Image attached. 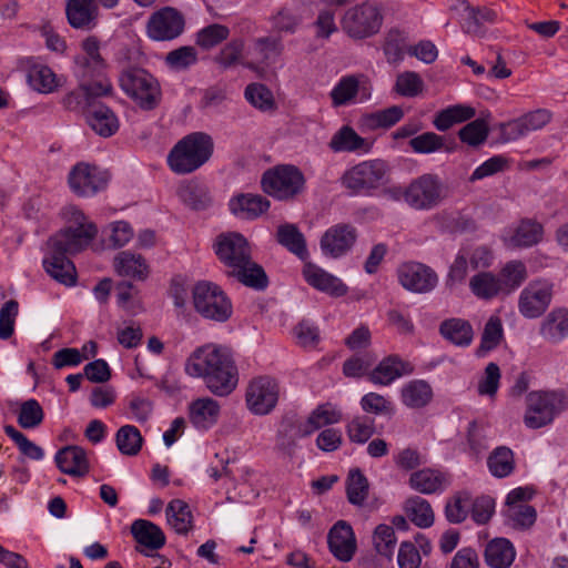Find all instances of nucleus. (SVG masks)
Returning a JSON list of instances; mask_svg holds the SVG:
<instances>
[{"mask_svg":"<svg viewBox=\"0 0 568 568\" xmlns=\"http://www.w3.org/2000/svg\"><path fill=\"white\" fill-rule=\"evenodd\" d=\"M414 372V366L398 355L392 354L384 357L368 373V381L374 385L388 386L402 376L409 375Z\"/></svg>","mask_w":568,"mask_h":568,"instance_id":"nucleus-21","label":"nucleus"},{"mask_svg":"<svg viewBox=\"0 0 568 568\" xmlns=\"http://www.w3.org/2000/svg\"><path fill=\"white\" fill-rule=\"evenodd\" d=\"M346 433L352 443L365 444L375 434V420L366 415L356 416L346 425Z\"/></svg>","mask_w":568,"mask_h":568,"instance_id":"nucleus-55","label":"nucleus"},{"mask_svg":"<svg viewBox=\"0 0 568 568\" xmlns=\"http://www.w3.org/2000/svg\"><path fill=\"white\" fill-rule=\"evenodd\" d=\"M358 93L357 77H343L331 91V98L334 106L346 105L351 103Z\"/></svg>","mask_w":568,"mask_h":568,"instance_id":"nucleus-58","label":"nucleus"},{"mask_svg":"<svg viewBox=\"0 0 568 568\" xmlns=\"http://www.w3.org/2000/svg\"><path fill=\"white\" fill-rule=\"evenodd\" d=\"M44 412L39 402L34 398L24 400L18 413V424L23 429H33L42 424Z\"/></svg>","mask_w":568,"mask_h":568,"instance_id":"nucleus-57","label":"nucleus"},{"mask_svg":"<svg viewBox=\"0 0 568 568\" xmlns=\"http://www.w3.org/2000/svg\"><path fill=\"white\" fill-rule=\"evenodd\" d=\"M77 80L78 88L69 92L62 103L68 110L81 111L87 116L89 109L98 105L95 99L111 94L112 84L109 80Z\"/></svg>","mask_w":568,"mask_h":568,"instance_id":"nucleus-12","label":"nucleus"},{"mask_svg":"<svg viewBox=\"0 0 568 568\" xmlns=\"http://www.w3.org/2000/svg\"><path fill=\"white\" fill-rule=\"evenodd\" d=\"M404 116L400 106L393 105L390 108L373 112L363 116V123L371 130L387 129L395 125Z\"/></svg>","mask_w":568,"mask_h":568,"instance_id":"nucleus-52","label":"nucleus"},{"mask_svg":"<svg viewBox=\"0 0 568 568\" xmlns=\"http://www.w3.org/2000/svg\"><path fill=\"white\" fill-rule=\"evenodd\" d=\"M305 176L292 164H280L266 170L261 179L262 190L270 196L288 201L304 192Z\"/></svg>","mask_w":568,"mask_h":568,"instance_id":"nucleus-5","label":"nucleus"},{"mask_svg":"<svg viewBox=\"0 0 568 568\" xmlns=\"http://www.w3.org/2000/svg\"><path fill=\"white\" fill-rule=\"evenodd\" d=\"M169 525L180 535H186L192 528L193 516L189 505L181 499H173L166 507Z\"/></svg>","mask_w":568,"mask_h":568,"instance_id":"nucleus-43","label":"nucleus"},{"mask_svg":"<svg viewBox=\"0 0 568 568\" xmlns=\"http://www.w3.org/2000/svg\"><path fill=\"white\" fill-rule=\"evenodd\" d=\"M113 265L120 276L144 281L149 275V266L144 257L131 251L118 253Z\"/></svg>","mask_w":568,"mask_h":568,"instance_id":"nucleus-33","label":"nucleus"},{"mask_svg":"<svg viewBox=\"0 0 568 568\" xmlns=\"http://www.w3.org/2000/svg\"><path fill=\"white\" fill-rule=\"evenodd\" d=\"M58 468L67 475L82 477L89 473L87 453L79 446H67L58 450L55 455Z\"/></svg>","mask_w":568,"mask_h":568,"instance_id":"nucleus-25","label":"nucleus"},{"mask_svg":"<svg viewBox=\"0 0 568 568\" xmlns=\"http://www.w3.org/2000/svg\"><path fill=\"white\" fill-rule=\"evenodd\" d=\"M398 282L413 293L425 294L433 291L438 284L436 272L419 262H406L397 268Z\"/></svg>","mask_w":568,"mask_h":568,"instance_id":"nucleus-18","label":"nucleus"},{"mask_svg":"<svg viewBox=\"0 0 568 568\" xmlns=\"http://www.w3.org/2000/svg\"><path fill=\"white\" fill-rule=\"evenodd\" d=\"M439 333L445 339L460 347L469 346L474 336L469 322L462 318L445 320L439 326Z\"/></svg>","mask_w":568,"mask_h":568,"instance_id":"nucleus-39","label":"nucleus"},{"mask_svg":"<svg viewBox=\"0 0 568 568\" xmlns=\"http://www.w3.org/2000/svg\"><path fill=\"white\" fill-rule=\"evenodd\" d=\"M356 239L357 232L353 225L339 223L325 231L320 245L325 256L338 258L353 247Z\"/></svg>","mask_w":568,"mask_h":568,"instance_id":"nucleus-19","label":"nucleus"},{"mask_svg":"<svg viewBox=\"0 0 568 568\" xmlns=\"http://www.w3.org/2000/svg\"><path fill=\"white\" fill-rule=\"evenodd\" d=\"M43 267L45 272L59 283L67 286L75 284V266L67 257V254H60L58 250L49 248V255L43 260Z\"/></svg>","mask_w":568,"mask_h":568,"instance_id":"nucleus-26","label":"nucleus"},{"mask_svg":"<svg viewBox=\"0 0 568 568\" xmlns=\"http://www.w3.org/2000/svg\"><path fill=\"white\" fill-rule=\"evenodd\" d=\"M115 442L123 455L135 456L141 450L143 438L135 426L124 425L116 432Z\"/></svg>","mask_w":568,"mask_h":568,"instance_id":"nucleus-51","label":"nucleus"},{"mask_svg":"<svg viewBox=\"0 0 568 568\" xmlns=\"http://www.w3.org/2000/svg\"><path fill=\"white\" fill-rule=\"evenodd\" d=\"M564 405V396L554 390H534L526 397L524 423L528 428L537 429L549 425Z\"/></svg>","mask_w":568,"mask_h":568,"instance_id":"nucleus-9","label":"nucleus"},{"mask_svg":"<svg viewBox=\"0 0 568 568\" xmlns=\"http://www.w3.org/2000/svg\"><path fill=\"white\" fill-rule=\"evenodd\" d=\"M487 466L494 477H508L515 470L513 450L506 446L495 448L487 458Z\"/></svg>","mask_w":568,"mask_h":568,"instance_id":"nucleus-44","label":"nucleus"},{"mask_svg":"<svg viewBox=\"0 0 568 568\" xmlns=\"http://www.w3.org/2000/svg\"><path fill=\"white\" fill-rule=\"evenodd\" d=\"M193 305L204 318L225 322L232 315V303L224 291L209 281L197 282L193 290Z\"/></svg>","mask_w":568,"mask_h":568,"instance_id":"nucleus-7","label":"nucleus"},{"mask_svg":"<svg viewBox=\"0 0 568 568\" xmlns=\"http://www.w3.org/2000/svg\"><path fill=\"white\" fill-rule=\"evenodd\" d=\"M27 78L30 87L40 93H51L59 85L55 73L41 63L30 65Z\"/></svg>","mask_w":568,"mask_h":568,"instance_id":"nucleus-45","label":"nucleus"},{"mask_svg":"<svg viewBox=\"0 0 568 568\" xmlns=\"http://www.w3.org/2000/svg\"><path fill=\"white\" fill-rule=\"evenodd\" d=\"M164 60L171 70L183 71L197 62V51L191 45L180 47L170 51Z\"/></svg>","mask_w":568,"mask_h":568,"instance_id":"nucleus-61","label":"nucleus"},{"mask_svg":"<svg viewBox=\"0 0 568 568\" xmlns=\"http://www.w3.org/2000/svg\"><path fill=\"white\" fill-rule=\"evenodd\" d=\"M185 372L191 377L202 378L216 396H227L239 382L237 367L230 351L213 344L192 352L185 362Z\"/></svg>","mask_w":568,"mask_h":568,"instance_id":"nucleus-1","label":"nucleus"},{"mask_svg":"<svg viewBox=\"0 0 568 568\" xmlns=\"http://www.w3.org/2000/svg\"><path fill=\"white\" fill-rule=\"evenodd\" d=\"M476 114L471 106L456 104L436 113L433 125L440 132L449 130L454 124L470 120Z\"/></svg>","mask_w":568,"mask_h":568,"instance_id":"nucleus-42","label":"nucleus"},{"mask_svg":"<svg viewBox=\"0 0 568 568\" xmlns=\"http://www.w3.org/2000/svg\"><path fill=\"white\" fill-rule=\"evenodd\" d=\"M407 37L398 29H390L384 39L383 51L388 63H398L404 59Z\"/></svg>","mask_w":568,"mask_h":568,"instance_id":"nucleus-53","label":"nucleus"},{"mask_svg":"<svg viewBox=\"0 0 568 568\" xmlns=\"http://www.w3.org/2000/svg\"><path fill=\"white\" fill-rule=\"evenodd\" d=\"M311 435L303 419L295 415L285 416L277 429L275 449L285 457H293L298 445L297 440Z\"/></svg>","mask_w":568,"mask_h":568,"instance_id":"nucleus-20","label":"nucleus"},{"mask_svg":"<svg viewBox=\"0 0 568 568\" xmlns=\"http://www.w3.org/2000/svg\"><path fill=\"white\" fill-rule=\"evenodd\" d=\"M527 276V267L524 262L518 260L507 262L498 273L504 295H509L520 287Z\"/></svg>","mask_w":568,"mask_h":568,"instance_id":"nucleus-41","label":"nucleus"},{"mask_svg":"<svg viewBox=\"0 0 568 568\" xmlns=\"http://www.w3.org/2000/svg\"><path fill=\"white\" fill-rule=\"evenodd\" d=\"M400 399L408 408H423L432 402L433 389L426 381L414 379L402 387Z\"/></svg>","mask_w":568,"mask_h":568,"instance_id":"nucleus-37","label":"nucleus"},{"mask_svg":"<svg viewBox=\"0 0 568 568\" xmlns=\"http://www.w3.org/2000/svg\"><path fill=\"white\" fill-rule=\"evenodd\" d=\"M277 242L298 257L307 254L304 235L294 224L280 225L276 232Z\"/></svg>","mask_w":568,"mask_h":568,"instance_id":"nucleus-48","label":"nucleus"},{"mask_svg":"<svg viewBox=\"0 0 568 568\" xmlns=\"http://www.w3.org/2000/svg\"><path fill=\"white\" fill-rule=\"evenodd\" d=\"M328 146L335 153H368L373 142L358 135L352 126L343 125L333 134Z\"/></svg>","mask_w":568,"mask_h":568,"instance_id":"nucleus-24","label":"nucleus"},{"mask_svg":"<svg viewBox=\"0 0 568 568\" xmlns=\"http://www.w3.org/2000/svg\"><path fill=\"white\" fill-rule=\"evenodd\" d=\"M82 53L74 58V75L77 79L108 80L104 75L106 62L100 53V41L97 37H88L81 43Z\"/></svg>","mask_w":568,"mask_h":568,"instance_id":"nucleus-11","label":"nucleus"},{"mask_svg":"<svg viewBox=\"0 0 568 568\" xmlns=\"http://www.w3.org/2000/svg\"><path fill=\"white\" fill-rule=\"evenodd\" d=\"M471 496L468 491H458L450 500L447 501L445 507V515L449 523L460 524L468 515V506L470 505Z\"/></svg>","mask_w":568,"mask_h":568,"instance_id":"nucleus-62","label":"nucleus"},{"mask_svg":"<svg viewBox=\"0 0 568 568\" xmlns=\"http://www.w3.org/2000/svg\"><path fill=\"white\" fill-rule=\"evenodd\" d=\"M410 487L422 494L442 493L449 485V477L432 468L414 471L409 477Z\"/></svg>","mask_w":568,"mask_h":568,"instance_id":"nucleus-31","label":"nucleus"},{"mask_svg":"<svg viewBox=\"0 0 568 568\" xmlns=\"http://www.w3.org/2000/svg\"><path fill=\"white\" fill-rule=\"evenodd\" d=\"M131 534L135 541L151 550H158L165 545L162 529L145 519H136L131 525Z\"/></svg>","mask_w":568,"mask_h":568,"instance_id":"nucleus-35","label":"nucleus"},{"mask_svg":"<svg viewBox=\"0 0 568 568\" xmlns=\"http://www.w3.org/2000/svg\"><path fill=\"white\" fill-rule=\"evenodd\" d=\"M229 34L230 30L226 26L213 23L196 33L195 43L204 50H210L226 40Z\"/></svg>","mask_w":568,"mask_h":568,"instance_id":"nucleus-59","label":"nucleus"},{"mask_svg":"<svg viewBox=\"0 0 568 568\" xmlns=\"http://www.w3.org/2000/svg\"><path fill=\"white\" fill-rule=\"evenodd\" d=\"M278 384L268 376L254 378L246 389V405L256 415L271 413L278 400Z\"/></svg>","mask_w":568,"mask_h":568,"instance_id":"nucleus-16","label":"nucleus"},{"mask_svg":"<svg viewBox=\"0 0 568 568\" xmlns=\"http://www.w3.org/2000/svg\"><path fill=\"white\" fill-rule=\"evenodd\" d=\"M489 134L488 123L484 119H476L458 131V138L469 146L478 148L484 144Z\"/></svg>","mask_w":568,"mask_h":568,"instance_id":"nucleus-54","label":"nucleus"},{"mask_svg":"<svg viewBox=\"0 0 568 568\" xmlns=\"http://www.w3.org/2000/svg\"><path fill=\"white\" fill-rule=\"evenodd\" d=\"M109 180L106 171L88 163H78L69 173V185L80 196H92L103 191Z\"/></svg>","mask_w":568,"mask_h":568,"instance_id":"nucleus-14","label":"nucleus"},{"mask_svg":"<svg viewBox=\"0 0 568 568\" xmlns=\"http://www.w3.org/2000/svg\"><path fill=\"white\" fill-rule=\"evenodd\" d=\"M505 516L513 528L528 529L535 524L537 513L532 506L526 504L507 507Z\"/></svg>","mask_w":568,"mask_h":568,"instance_id":"nucleus-63","label":"nucleus"},{"mask_svg":"<svg viewBox=\"0 0 568 568\" xmlns=\"http://www.w3.org/2000/svg\"><path fill=\"white\" fill-rule=\"evenodd\" d=\"M388 165L376 159L363 161L348 169L342 176V184L355 194H368L387 182Z\"/></svg>","mask_w":568,"mask_h":568,"instance_id":"nucleus-8","label":"nucleus"},{"mask_svg":"<svg viewBox=\"0 0 568 568\" xmlns=\"http://www.w3.org/2000/svg\"><path fill=\"white\" fill-rule=\"evenodd\" d=\"M342 419V412L337 408V406L332 403H325L318 405L306 419H303L304 424L313 434L317 429L336 424Z\"/></svg>","mask_w":568,"mask_h":568,"instance_id":"nucleus-46","label":"nucleus"},{"mask_svg":"<svg viewBox=\"0 0 568 568\" xmlns=\"http://www.w3.org/2000/svg\"><path fill=\"white\" fill-rule=\"evenodd\" d=\"M121 89L142 110L156 109L162 100L160 82L143 68L129 67L123 69L119 77Z\"/></svg>","mask_w":568,"mask_h":568,"instance_id":"nucleus-4","label":"nucleus"},{"mask_svg":"<svg viewBox=\"0 0 568 568\" xmlns=\"http://www.w3.org/2000/svg\"><path fill=\"white\" fill-rule=\"evenodd\" d=\"M408 144L417 154H430L442 151L453 153L457 150L455 140L448 141L445 136L430 131L413 136Z\"/></svg>","mask_w":568,"mask_h":568,"instance_id":"nucleus-32","label":"nucleus"},{"mask_svg":"<svg viewBox=\"0 0 568 568\" xmlns=\"http://www.w3.org/2000/svg\"><path fill=\"white\" fill-rule=\"evenodd\" d=\"M444 189L435 174H423L415 179L404 193L405 201L416 210H430L444 197Z\"/></svg>","mask_w":568,"mask_h":568,"instance_id":"nucleus-10","label":"nucleus"},{"mask_svg":"<svg viewBox=\"0 0 568 568\" xmlns=\"http://www.w3.org/2000/svg\"><path fill=\"white\" fill-rule=\"evenodd\" d=\"M484 557L491 568H509L515 560L516 550L507 538H495L486 545Z\"/></svg>","mask_w":568,"mask_h":568,"instance_id":"nucleus-34","label":"nucleus"},{"mask_svg":"<svg viewBox=\"0 0 568 568\" xmlns=\"http://www.w3.org/2000/svg\"><path fill=\"white\" fill-rule=\"evenodd\" d=\"M406 514L412 523L419 528H428L434 523V511L430 504L419 497L415 496L406 501Z\"/></svg>","mask_w":568,"mask_h":568,"instance_id":"nucleus-49","label":"nucleus"},{"mask_svg":"<svg viewBox=\"0 0 568 568\" xmlns=\"http://www.w3.org/2000/svg\"><path fill=\"white\" fill-rule=\"evenodd\" d=\"M213 140L203 132L182 138L168 154V164L176 174H189L204 165L213 153Z\"/></svg>","mask_w":568,"mask_h":568,"instance_id":"nucleus-3","label":"nucleus"},{"mask_svg":"<svg viewBox=\"0 0 568 568\" xmlns=\"http://www.w3.org/2000/svg\"><path fill=\"white\" fill-rule=\"evenodd\" d=\"M185 21L175 8L164 7L153 12L146 22V34L154 41H171L180 37Z\"/></svg>","mask_w":568,"mask_h":568,"instance_id":"nucleus-13","label":"nucleus"},{"mask_svg":"<svg viewBox=\"0 0 568 568\" xmlns=\"http://www.w3.org/2000/svg\"><path fill=\"white\" fill-rule=\"evenodd\" d=\"M329 551L341 561H349L356 550L352 527L344 520L337 521L327 536Z\"/></svg>","mask_w":568,"mask_h":568,"instance_id":"nucleus-22","label":"nucleus"},{"mask_svg":"<svg viewBox=\"0 0 568 568\" xmlns=\"http://www.w3.org/2000/svg\"><path fill=\"white\" fill-rule=\"evenodd\" d=\"M542 226L532 221H523L511 236L514 246L527 247L537 244L541 240Z\"/></svg>","mask_w":568,"mask_h":568,"instance_id":"nucleus-60","label":"nucleus"},{"mask_svg":"<svg viewBox=\"0 0 568 568\" xmlns=\"http://www.w3.org/2000/svg\"><path fill=\"white\" fill-rule=\"evenodd\" d=\"M552 287V283L545 280L530 282L519 295L520 314L527 318H537L544 314L551 302Z\"/></svg>","mask_w":568,"mask_h":568,"instance_id":"nucleus-17","label":"nucleus"},{"mask_svg":"<svg viewBox=\"0 0 568 568\" xmlns=\"http://www.w3.org/2000/svg\"><path fill=\"white\" fill-rule=\"evenodd\" d=\"M245 99L262 112H274L277 108L272 91L262 83H251L245 88Z\"/></svg>","mask_w":568,"mask_h":568,"instance_id":"nucleus-50","label":"nucleus"},{"mask_svg":"<svg viewBox=\"0 0 568 568\" xmlns=\"http://www.w3.org/2000/svg\"><path fill=\"white\" fill-rule=\"evenodd\" d=\"M540 335L551 343L562 341L568 335V310H552L540 325Z\"/></svg>","mask_w":568,"mask_h":568,"instance_id":"nucleus-38","label":"nucleus"},{"mask_svg":"<svg viewBox=\"0 0 568 568\" xmlns=\"http://www.w3.org/2000/svg\"><path fill=\"white\" fill-rule=\"evenodd\" d=\"M219 416L220 405L213 398H197L190 404L189 418L197 429L207 430L217 423Z\"/></svg>","mask_w":568,"mask_h":568,"instance_id":"nucleus-28","label":"nucleus"},{"mask_svg":"<svg viewBox=\"0 0 568 568\" xmlns=\"http://www.w3.org/2000/svg\"><path fill=\"white\" fill-rule=\"evenodd\" d=\"M97 233L98 229L92 223L67 227L48 240V247L58 250L60 254H77L89 246Z\"/></svg>","mask_w":568,"mask_h":568,"instance_id":"nucleus-15","label":"nucleus"},{"mask_svg":"<svg viewBox=\"0 0 568 568\" xmlns=\"http://www.w3.org/2000/svg\"><path fill=\"white\" fill-rule=\"evenodd\" d=\"M268 207L270 201L257 194H241L230 202L232 213L247 220L256 219Z\"/></svg>","mask_w":568,"mask_h":568,"instance_id":"nucleus-36","label":"nucleus"},{"mask_svg":"<svg viewBox=\"0 0 568 568\" xmlns=\"http://www.w3.org/2000/svg\"><path fill=\"white\" fill-rule=\"evenodd\" d=\"M347 499L352 505L362 506L368 495V480L359 469L349 471L346 483Z\"/></svg>","mask_w":568,"mask_h":568,"instance_id":"nucleus-56","label":"nucleus"},{"mask_svg":"<svg viewBox=\"0 0 568 568\" xmlns=\"http://www.w3.org/2000/svg\"><path fill=\"white\" fill-rule=\"evenodd\" d=\"M382 8L378 3L364 1L347 9L341 28L353 40H364L377 34L383 26Z\"/></svg>","mask_w":568,"mask_h":568,"instance_id":"nucleus-6","label":"nucleus"},{"mask_svg":"<svg viewBox=\"0 0 568 568\" xmlns=\"http://www.w3.org/2000/svg\"><path fill=\"white\" fill-rule=\"evenodd\" d=\"M6 435L14 442L22 455L33 460H40L43 458V449L28 439V437L16 429L12 425H6L3 427Z\"/></svg>","mask_w":568,"mask_h":568,"instance_id":"nucleus-64","label":"nucleus"},{"mask_svg":"<svg viewBox=\"0 0 568 568\" xmlns=\"http://www.w3.org/2000/svg\"><path fill=\"white\" fill-rule=\"evenodd\" d=\"M65 13L71 27L89 30L95 24L98 6L95 0H67Z\"/></svg>","mask_w":568,"mask_h":568,"instance_id":"nucleus-29","label":"nucleus"},{"mask_svg":"<svg viewBox=\"0 0 568 568\" xmlns=\"http://www.w3.org/2000/svg\"><path fill=\"white\" fill-rule=\"evenodd\" d=\"M469 288L475 296L481 300H491L504 295L498 274L491 272H480L474 275L469 281Z\"/></svg>","mask_w":568,"mask_h":568,"instance_id":"nucleus-40","label":"nucleus"},{"mask_svg":"<svg viewBox=\"0 0 568 568\" xmlns=\"http://www.w3.org/2000/svg\"><path fill=\"white\" fill-rule=\"evenodd\" d=\"M214 252L225 266V274L229 277L256 291L267 287V275L263 267L252 260L251 246L242 234H220L214 243Z\"/></svg>","mask_w":568,"mask_h":568,"instance_id":"nucleus-2","label":"nucleus"},{"mask_svg":"<svg viewBox=\"0 0 568 568\" xmlns=\"http://www.w3.org/2000/svg\"><path fill=\"white\" fill-rule=\"evenodd\" d=\"M467 17L464 19L463 28L469 34H480L485 22L493 23L497 19V13L488 8H474L466 0H462Z\"/></svg>","mask_w":568,"mask_h":568,"instance_id":"nucleus-47","label":"nucleus"},{"mask_svg":"<svg viewBox=\"0 0 568 568\" xmlns=\"http://www.w3.org/2000/svg\"><path fill=\"white\" fill-rule=\"evenodd\" d=\"M303 276L311 286L331 296L341 297L347 293V286L338 277L315 264L306 263Z\"/></svg>","mask_w":568,"mask_h":568,"instance_id":"nucleus-23","label":"nucleus"},{"mask_svg":"<svg viewBox=\"0 0 568 568\" xmlns=\"http://www.w3.org/2000/svg\"><path fill=\"white\" fill-rule=\"evenodd\" d=\"M176 193L179 199L194 211L206 210L213 203L207 185L197 180L181 183Z\"/></svg>","mask_w":568,"mask_h":568,"instance_id":"nucleus-27","label":"nucleus"},{"mask_svg":"<svg viewBox=\"0 0 568 568\" xmlns=\"http://www.w3.org/2000/svg\"><path fill=\"white\" fill-rule=\"evenodd\" d=\"M87 123L100 136L110 138L119 130V119L106 105L98 103L87 112Z\"/></svg>","mask_w":568,"mask_h":568,"instance_id":"nucleus-30","label":"nucleus"}]
</instances>
